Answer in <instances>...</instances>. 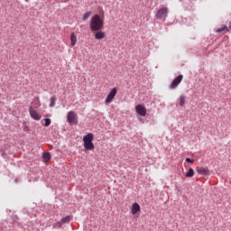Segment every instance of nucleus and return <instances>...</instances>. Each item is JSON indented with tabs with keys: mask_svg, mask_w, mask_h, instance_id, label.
<instances>
[{
	"mask_svg": "<svg viewBox=\"0 0 231 231\" xmlns=\"http://www.w3.org/2000/svg\"><path fill=\"white\" fill-rule=\"evenodd\" d=\"M104 29V20L98 14L92 16L90 20V30L91 32H100Z\"/></svg>",
	"mask_w": 231,
	"mask_h": 231,
	"instance_id": "1",
	"label": "nucleus"
},
{
	"mask_svg": "<svg viewBox=\"0 0 231 231\" xmlns=\"http://www.w3.org/2000/svg\"><path fill=\"white\" fill-rule=\"evenodd\" d=\"M93 140H95L93 133H88L83 137L84 149L86 151H93L95 149Z\"/></svg>",
	"mask_w": 231,
	"mask_h": 231,
	"instance_id": "2",
	"label": "nucleus"
},
{
	"mask_svg": "<svg viewBox=\"0 0 231 231\" xmlns=\"http://www.w3.org/2000/svg\"><path fill=\"white\" fill-rule=\"evenodd\" d=\"M167 15H169V8L162 7L156 12L155 18L159 21L162 19L165 21V19H167Z\"/></svg>",
	"mask_w": 231,
	"mask_h": 231,
	"instance_id": "3",
	"label": "nucleus"
},
{
	"mask_svg": "<svg viewBox=\"0 0 231 231\" xmlns=\"http://www.w3.org/2000/svg\"><path fill=\"white\" fill-rule=\"evenodd\" d=\"M67 122L69 125H79V118L77 117V113L69 111L67 115Z\"/></svg>",
	"mask_w": 231,
	"mask_h": 231,
	"instance_id": "4",
	"label": "nucleus"
},
{
	"mask_svg": "<svg viewBox=\"0 0 231 231\" xmlns=\"http://www.w3.org/2000/svg\"><path fill=\"white\" fill-rule=\"evenodd\" d=\"M181 80H183V75L180 74L176 77L170 85V89H176L181 84Z\"/></svg>",
	"mask_w": 231,
	"mask_h": 231,
	"instance_id": "5",
	"label": "nucleus"
},
{
	"mask_svg": "<svg viewBox=\"0 0 231 231\" xmlns=\"http://www.w3.org/2000/svg\"><path fill=\"white\" fill-rule=\"evenodd\" d=\"M116 93H118V89H116V88H112L111 91L106 96V104H111V101L115 100V97H116Z\"/></svg>",
	"mask_w": 231,
	"mask_h": 231,
	"instance_id": "6",
	"label": "nucleus"
},
{
	"mask_svg": "<svg viewBox=\"0 0 231 231\" xmlns=\"http://www.w3.org/2000/svg\"><path fill=\"white\" fill-rule=\"evenodd\" d=\"M29 114L31 118H32V120H36L37 122H39V120H41L42 118V116L37 113V111L33 110L32 106L29 107Z\"/></svg>",
	"mask_w": 231,
	"mask_h": 231,
	"instance_id": "7",
	"label": "nucleus"
},
{
	"mask_svg": "<svg viewBox=\"0 0 231 231\" xmlns=\"http://www.w3.org/2000/svg\"><path fill=\"white\" fill-rule=\"evenodd\" d=\"M196 171L199 174H201V176H208L210 174V171H208V168H205L203 166H197Z\"/></svg>",
	"mask_w": 231,
	"mask_h": 231,
	"instance_id": "8",
	"label": "nucleus"
},
{
	"mask_svg": "<svg viewBox=\"0 0 231 231\" xmlns=\"http://www.w3.org/2000/svg\"><path fill=\"white\" fill-rule=\"evenodd\" d=\"M135 110L137 115H139L140 116H145V115H147V109L143 105H137L135 106Z\"/></svg>",
	"mask_w": 231,
	"mask_h": 231,
	"instance_id": "9",
	"label": "nucleus"
},
{
	"mask_svg": "<svg viewBox=\"0 0 231 231\" xmlns=\"http://www.w3.org/2000/svg\"><path fill=\"white\" fill-rule=\"evenodd\" d=\"M140 210H142L140 204H138V202H134L132 205V209H131L133 216H136V214H138V212H140Z\"/></svg>",
	"mask_w": 231,
	"mask_h": 231,
	"instance_id": "10",
	"label": "nucleus"
},
{
	"mask_svg": "<svg viewBox=\"0 0 231 231\" xmlns=\"http://www.w3.org/2000/svg\"><path fill=\"white\" fill-rule=\"evenodd\" d=\"M94 32H97L95 33V39H97V41H100L106 37V32L102 31H94Z\"/></svg>",
	"mask_w": 231,
	"mask_h": 231,
	"instance_id": "11",
	"label": "nucleus"
},
{
	"mask_svg": "<svg viewBox=\"0 0 231 231\" xmlns=\"http://www.w3.org/2000/svg\"><path fill=\"white\" fill-rule=\"evenodd\" d=\"M186 100H187V96L180 95V97H179V106L180 107H183L185 106Z\"/></svg>",
	"mask_w": 231,
	"mask_h": 231,
	"instance_id": "12",
	"label": "nucleus"
},
{
	"mask_svg": "<svg viewBox=\"0 0 231 231\" xmlns=\"http://www.w3.org/2000/svg\"><path fill=\"white\" fill-rule=\"evenodd\" d=\"M43 162H50L51 160V153L50 152H44L42 154Z\"/></svg>",
	"mask_w": 231,
	"mask_h": 231,
	"instance_id": "13",
	"label": "nucleus"
},
{
	"mask_svg": "<svg viewBox=\"0 0 231 231\" xmlns=\"http://www.w3.org/2000/svg\"><path fill=\"white\" fill-rule=\"evenodd\" d=\"M73 219V215H68L65 217L61 218V223L64 225L66 223H69Z\"/></svg>",
	"mask_w": 231,
	"mask_h": 231,
	"instance_id": "14",
	"label": "nucleus"
},
{
	"mask_svg": "<svg viewBox=\"0 0 231 231\" xmlns=\"http://www.w3.org/2000/svg\"><path fill=\"white\" fill-rule=\"evenodd\" d=\"M223 32L226 33V32H228V26L223 25L222 27L217 29V33H223Z\"/></svg>",
	"mask_w": 231,
	"mask_h": 231,
	"instance_id": "15",
	"label": "nucleus"
},
{
	"mask_svg": "<svg viewBox=\"0 0 231 231\" xmlns=\"http://www.w3.org/2000/svg\"><path fill=\"white\" fill-rule=\"evenodd\" d=\"M70 42L71 46H75L77 44V35H75V32L70 34Z\"/></svg>",
	"mask_w": 231,
	"mask_h": 231,
	"instance_id": "16",
	"label": "nucleus"
},
{
	"mask_svg": "<svg viewBox=\"0 0 231 231\" xmlns=\"http://www.w3.org/2000/svg\"><path fill=\"white\" fill-rule=\"evenodd\" d=\"M57 102V96H52L51 97V103L49 105V107H55V103Z\"/></svg>",
	"mask_w": 231,
	"mask_h": 231,
	"instance_id": "17",
	"label": "nucleus"
},
{
	"mask_svg": "<svg viewBox=\"0 0 231 231\" xmlns=\"http://www.w3.org/2000/svg\"><path fill=\"white\" fill-rule=\"evenodd\" d=\"M23 131H24V133H27L28 134H30V133L32 132V130H30V127L26 125V122L23 123Z\"/></svg>",
	"mask_w": 231,
	"mask_h": 231,
	"instance_id": "18",
	"label": "nucleus"
},
{
	"mask_svg": "<svg viewBox=\"0 0 231 231\" xmlns=\"http://www.w3.org/2000/svg\"><path fill=\"white\" fill-rule=\"evenodd\" d=\"M194 176V169L189 168L186 173V178H192Z\"/></svg>",
	"mask_w": 231,
	"mask_h": 231,
	"instance_id": "19",
	"label": "nucleus"
},
{
	"mask_svg": "<svg viewBox=\"0 0 231 231\" xmlns=\"http://www.w3.org/2000/svg\"><path fill=\"white\" fill-rule=\"evenodd\" d=\"M43 125H44V127H50V125H51V119L45 118Z\"/></svg>",
	"mask_w": 231,
	"mask_h": 231,
	"instance_id": "20",
	"label": "nucleus"
},
{
	"mask_svg": "<svg viewBox=\"0 0 231 231\" xmlns=\"http://www.w3.org/2000/svg\"><path fill=\"white\" fill-rule=\"evenodd\" d=\"M91 15V12H86L84 14H83V18L82 20L83 21H87V19H89V16Z\"/></svg>",
	"mask_w": 231,
	"mask_h": 231,
	"instance_id": "21",
	"label": "nucleus"
},
{
	"mask_svg": "<svg viewBox=\"0 0 231 231\" xmlns=\"http://www.w3.org/2000/svg\"><path fill=\"white\" fill-rule=\"evenodd\" d=\"M186 162L187 163H194V159L186 158Z\"/></svg>",
	"mask_w": 231,
	"mask_h": 231,
	"instance_id": "22",
	"label": "nucleus"
},
{
	"mask_svg": "<svg viewBox=\"0 0 231 231\" xmlns=\"http://www.w3.org/2000/svg\"><path fill=\"white\" fill-rule=\"evenodd\" d=\"M14 183H19V179L18 178L14 179Z\"/></svg>",
	"mask_w": 231,
	"mask_h": 231,
	"instance_id": "23",
	"label": "nucleus"
},
{
	"mask_svg": "<svg viewBox=\"0 0 231 231\" xmlns=\"http://www.w3.org/2000/svg\"><path fill=\"white\" fill-rule=\"evenodd\" d=\"M38 106H41V101L39 100V97H37Z\"/></svg>",
	"mask_w": 231,
	"mask_h": 231,
	"instance_id": "24",
	"label": "nucleus"
},
{
	"mask_svg": "<svg viewBox=\"0 0 231 231\" xmlns=\"http://www.w3.org/2000/svg\"><path fill=\"white\" fill-rule=\"evenodd\" d=\"M229 29H231V22L229 23Z\"/></svg>",
	"mask_w": 231,
	"mask_h": 231,
	"instance_id": "25",
	"label": "nucleus"
},
{
	"mask_svg": "<svg viewBox=\"0 0 231 231\" xmlns=\"http://www.w3.org/2000/svg\"><path fill=\"white\" fill-rule=\"evenodd\" d=\"M25 1H28V0H25Z\"/></svg>",
	"mask_w": 231,
	"mask_h": 231,
	"instance_id": "26",
	"label": "nucleus"
}]
</instances>
